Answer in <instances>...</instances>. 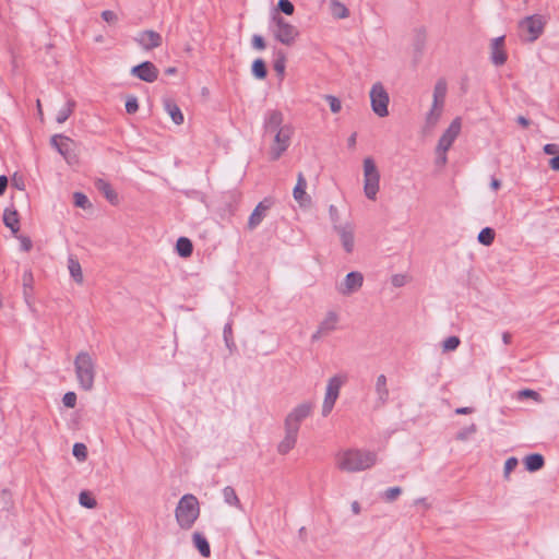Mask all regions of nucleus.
<instances>
[{"instance_id": "obj_1", "label": "nucleus", "mask_w": 559, "mask_h": 559, "mask_svg": "<svg viewBox=\"0 0 559 559\" xmlns=\"http://www.w3.org/2000/svg\"><path fill=\"white\" fill-rule=\"evenodd\" d=\"M376 462L377 454L371 451L350 449L336 455L337 467L348 473L365 471L373 466Z\"/></svg>"}, {"instance_id": "obj_2", "label": "nucleus", "mask_w": 559, "mask_h": 559, "mask_svg": "<svg viewBox=\"0 0 559 559\" xmlns=\"http://www.w3.org/2000/svg\"><path fill=\"white\" fill-rule=\"evenodd\" d=\"M200 512L198 498L192 493L183 495L175 509V518L178 526L185 531L192 528L200 516Z\"/></svg>"}, {"instance_id": "obj_3", "label": "nucleus", "mask_w": 559, "mask_h": 559, "mask_svg": "<svg viewBox=\"0 0 559 559\" xmlns=\"http://www.w3.org/2000/svg\"><path fill=\"white\" fill-rule=\"evenodd\" d=\"M96 364L87 352H80L74 359L75 376L79 385L84 391H90L94 386L96 374Z\"/></svg>"}, {"instance_id": "obj_4", "label": "nucleus", "mask_w": 559, "mask_h": 559, "mask_svg": "<svg viewBox=\"0 0 559 559\" xmlns=\"http://www.w3.org/2000/svg\"><path fill=\"white\" fill-rule=\"evenodd\" d=\"M270 31L274 38L283 45L292 46L299 37L298 28L287 22L277 12H273L271 16Z\"/></svg>"}, {"instance_id": "obj_5", "label": "nucleus", "mask_w": 559, "mask_h": 559, "mask_svg": "<svg viewBox=\"0 0 559 559\" xmlns=\"http://www.w3.org/2000/svg\"><path fill=\"white\" fill-rule=\"evenodd\" d=\"M271 134L273 135V143L270 146V159L277 160L289 147L294 128L290 124H285L284 129H280Z\"/></svg>"}, {"instance_id": "obj_6", "label": "nucleus", "mask_w": 559, "mask_h": 559, "mask_svg": "<svg viewBox=\"0 0 559 559\" xmlns=\"http://www.w3.org/2000/svg\"><path fill=\"white\" fill-rule=\"evenodd\" d=\"M364 192L369 200H376L379 191L380 174L377 169L374 160L371 157L364 159Z\"/></svg>"}, {"instance_id": "obj_7", "label": "nucleus", "mask_w": 559, "mask_h": 559, "mask_svg": "<svg viewBox=\"0 0 559 559\" xmlns=\"http://www.w3.org/2000/svg\"><path fill=\"white\" fill-rule=\"evenodd\" d=\"M347 377L344 374H336L329 379L325 390V396L322 404V416L326 417L333 409L336 400L340 395L342 385L346 382Z\"/></svg>"}, {"instance_id": "obj_8", "label": "nucleus", "mask_w": 559, "mask_h": 559, "mask_svg": "<svg viewBox=\"0 0 559 559\" xmlns=\"http://www.w3.org/2000/svg\"><path fill=\"white\" fill-rule=\"evenodd\" d=\"M545 22L540 15L526 16L519 23L521 36L525 41H535L544 32Z\"/></svg>"}, {"instance_id": "obj_9", "label": "nucleus", "mask_w": 559, "mask_h": 559, "mask_svg": "<svg viewBox=\"0 0 559 559\" xmlns=\"http://www.w3.org/2000/svg\"><path fill=\"white\" fill-rule=\"evenodd\" d=\"M370 100L371 108L376 115H378L381 118L386 117L389 115V94L380 82L374 83L372 85L370 91Z\"/></svg>"}, {"instance_id": "obj_10", "label": "nucleus", "mask_w": 559, "mask_h": 559, "mask_svg": "<svg viewBox=\"0 0 559 559\" xmlns=\"http://www.w3.org/2000/svg\"><path fill=\"white\" fill-rule=\"evenodd\" d=\"M313 404L311 402H304L294 407L284 420V428H289L299 431L300 424L311 415Z\"/></svg>"}, {"instance_id": "obj_11", "label": "nucleus", "mask_w": 559, "mask_h": 559, "mask_svg": "<svg viewBox=\"0 0 559 559\" xmlns=\"http://www.w3.org/2000/svg\"><path fill=\"white\" fill-rule=\"evenodd\" d=\"M461 132V119L455 118L452 120L447 130L442 133L438 141L437 151L438 152H448L452 146L453 142L456 140Z\"/></svg>"}, {"instance_id": "obj_12", "label": "nucleus", "mask_w": 559, "mask_h": 559, "mask_svg": "<svg viewBox=\"0 0 559 559\" xmlns=\"http://www.w3.org/2000/svg\"><path fill=\"white\" fill-rule=\"evenodd\" d=\"M364 283V276L358 271H352L346 276L342 284L337 286V292L343 296H349L357 292Z\"/></svg>"}, {"instance_id": "obj_13", "label": "nucleus", "mask_w": 559, "mask_h": 559, "mask_svg": "<svg viewBox=\"0 0 559 559\" xmlns=\"http://www.w3.org/2000/svg\"><path fill=\"white\" fill-rule=\"evenodd\" d=\"M131 74L141 81L153 83L158 78V69L151 61H143L132 67Z\"/></svg>"}, {"instance_id": "obj_14", "label": "nucleus", "mask_w": 559, "mask_h": 559, "mask_svg": "<svg viewBox=\"0 0 559 559\" xmlns=\"http://www.w3.org/2000/svg\"><path fill=\"white\" fill-rule=\"evenodd\" d=\"M284 116L278 109H270L264 114L263 131L264 135L284 129Z\"/></svg>"}, {"instance_id": "obj_15", "label": "nucleus", "mask_w": 559, "mask_h": 559, "mask_svg": "<svg viewBox=\"0 0 559 559\" xmlns=\"http://www.w3.org/2000/svg\"><path fill=\"white\" fill-rule=\"evenodd\" d=\"M272 204L273 201L270 198H265L264 200L258 203V205L249 216L248 229L253 230L263 222Z\"/></svg>"}, {"instance_id": "obj_16", "label": "nucleus", "mask_w": 559, "mask_h": 559, "mask_svg": "<svg viewBox=\"0 0 559 559\" xmlns=\"http://www.w3.org/2000/svg\"><path fill=\"white\" fill-rule=\"evenodd\" d=\"M374 393L377 395L373 408L380 409L382 408L390 399V391L388 388V379L384 374H379L376 379L374 383Z\"/></svg>"}, {"instance_id": "obj_17", "label": "nucleus", "mask_w": 559, "mask_h": 559, "mask_svg": "<svg viewBox=\"0 0 559 559\" xmlns=\"http://www.w3.org/2000/svg\"><path fill=\"white\" fill-rule=\"evenodd\" d=\"M134 40L145 50L157 48L163 41L160 34L152 29L139 32Z\"/></svg>"}, {"instance_id": "obj_18", "label": "nucleus", "mask_w": 559, "mask_h": 559, "mask_svg": "<svg viewBox=\"0 0 559 559\" xmlns=\"http://www.w3.org/2000/svg\"><path fill=\"white\" fill-rule=\"evenodd\" d=\"M334 230L337 231L344 250L347 253H352L355 246L353 225L346 223L345 225L335 226Z\"/></svg>"}, {"instance_id": "obj_19", "label": "nucleus", "mask_w": 559, "mask_h": 559, "mask_svg": "<svg viewBox=\"0 0 559 559\" xmlns=\"http://www.w3.org/2000/svg\"><path fill=\"white\" fill-rule=\"evenodd\" d=\"M504 36H499L491 41V61L499 67L506 63L508 56L503 50Z\"/></svg>"}, {"instance_id": "obj_20", "label": "nucleus", "mask_w": 559, "mask_h": 559, "mask_svg": "<svg viewBox=\"0 0 559 559\" xmlns=\"http://www.w3.org/2000/svg\"><path fill=\"white\" fill-rule=\"evenodd\" d=\"M285 437L277 444V452L282 455L287 454L290 450H293L297 443L298 432L296 430L284 428Z\"/></svg>"}, {"instance_id": "obj_21", "label": "nucleus", "mask_w": 559, "mask_h": 559, "mask_svg": "<svg viewBox=\"0 0 559 559\" xmlns=\"http://www.w3.org/2000/svg\"><path fill=\"white\" fill-rule=\"evenodd\" d=\"M23 282V298L26 305L32 308L33 306V286L34 275L31 269L24 271L22 276Z\"/></svg>"}, {"instance_id": "obj_22", "label": "nucleus", "mask_w": 559, "mask_h": 559, "mask_svg": "<svg viewBox=\"0 0 559 559\" xmlns=\"http://www.w3.org/2000/svg\"><path fill=\"white\" fill-rule=\"evenodd\" d=\"M3 224L10 228L13 235L20 230V216L14 207H5L3 212Z\"/></svg>"}, {"instance_id": "obj_23", "label": "nucleus", "mask_w": 559, "mask_h": 559, "mask_svg": "<svg viewBox=\"0 0 559 559\" xmlns=\"http://www.w3.org/2000/svg\"><path fill=\"white\" fill-rule=\"evenodd\" d=\"M448 85L444 79H439L433 88V107L442 108L447 96Z\"/></svg>"}, {"instance_id": "obj_24", "label": "nucleus", "mask_w": 559, "mask_h": 559, "mask_svg": "<svg viewBox=\"0 0 559 559\" xmlns=\"http://www.w3.org/2000/svg\"><path fill=\"white\" fill-rule=\"evenodd\" d=\"M95 187L96 189L102 192L104 194V197L111 203V204H116L118 202V194L116 193V191L112 189L111 185L104 180V179H100L98 178L96 181H95Z\"/></svg>"}, {"instance_id": "obj_25", "label": "nucleus", "mask_w": 559, "mask_h": 559, "mask_svg": "<svg viewBox=\"0 0 559 559\" xmlns=\"http://www.w3.org/2000/svg\"><path fill=\"white\" fill-rule=\"evenodd\" d=\"M526 471L533 473L542 469L545 465V459L539 453H531L523 460Z\"/></svg>"}, {"instance_id": "obj_26", "label": "nucleus", "mask_w": 559, "mask_h": 559, "mask_svg": "<svg viewBox=\"0 0 559 559\" xmlns=\"http://www.w3.org/2000/svg\"><path fill=\"white\" fill-rule=\"evenodd\" d=\"M194 547L199 550L200 555L204 558L211 556V547L205 536L199 532H194L192 535Z\"/></svg>"}, {"instance_id": "obj_27", "label": "nucleus", "mask_w": 559, "mask_h": 559, "mask_svg": "<svg viewBox=\"0 0 559 559\" xmlns=\"http://www.w3.org/2000/svg\"><path fill=\"white\" fill-rule=\"evenodd\" d=\"M164 107L175 124L179 126L183 123V115L178 105L174 100L166 99L164 102Z\"/></svg>"}, {"instance_id": "obj_28", "label": "nucleus", "mask_w": 559, "mask_h": 559, "mask_svg": "<svg viewBox=\"0 0 559 559\" xmlns=\"http://www.w3.org/2000/svg\"><path fill=\"white\" fill-rule=\"evenodd\" d=\"M76 106V103L74 99L69 98L66 104L58 110V114L56 116V121L58 123H64L69 117L72 115L74 108Z\"/></svg>"}, {"instance_id": "obj_29", "label": "nucleus", "mask_w": 559, "mask_h": 559, "mask_svg": "<svg viewBox=\"0 0 559 559\" xmlns=\"http://www.w3.org/2000/svg\"><path fill=\"white\" fill-rule=\"evenodd\" d=\"M306 188H307V180H306L304 174L299 173L298 177H297V183L293 190L294 199L297 202L302 203V201L305 200V198L307 195Z\"/></svg>"}, {"instance_id": "obj_30", "label": "nucleus", "mask_w": 559, "mask_h": 559, "mask_svg": "<svg viewBox=\"0 0 559 559\" xmlns=\"http://www.w3.org/2000/svg\"><path fill=\"white\" fill-rule=\"evenodd\" d=\"M70 138L62 134H55L51 138V145L63 156L69 152Z\"/></svg>"}, {"instance_id": "obj_31", "label": "nucleus", "mask_w": 559, "mask_h": 559, "mask_svg": "<svg viewBox=\"0 0 559 559\" xmlns=\"http://www.w3.org/2000/svg\"><path fill=\"white\" fill-rule=\"evenodd\" d=\"M176 251L181 258H188L193 252L192 241L187 237L178 238L176 242Z\"/></svg>"}, {"instance_id": "obj_32", "label": "nucleus", "mask_w": 559, "mask_h": 559, "mask_svg": "<svg viewBox=\"0 0 559 559\" xmlns=\"http://www.w3.org/2000/svg\"><path fill=\"white\" fill-rule=\"evenodd\" d=\"M337 321H338L337 313L334 311H329L326 313L325 318L319 324V328L321 329V331H323L325 334H328L336 329Z\"/></svg>"}, {"instance_id": "obj_33", "label": "nucleus", "mask_w": 559, "mask_h": 559, "mask_svg": "<svg viewBox=\"0 0 559 559\" xmlns=\"http://www.w3.org/2000/svg\"><path fill=\"white\" fill-rule=\"evenodd\" d=\"M68 269L70 275L76 283L83 282V273L80 262L74 258H69L68 260Z\"/></svg>"}, {"instance_id": "obj_34", "label": "nucleus", "mask_w": 559, "mask_h": 559, "mask_svg": "<svg viewBox=\"0 0 559 559\" xmlns=\"http://www.w3.org/2000/svg\"><path fill=\"white\" fill-rule=\"evenodd\" d=\"M251 71L258 80H264L267 75L266 64L263 59L258 58L252 62Z\"/></svg>"}, {"instance_id": "obj_35", "label": "nucleus", "mask_w": 559, "mask_h": 559, "mask_svg": "<svg viewBox=\"0 0 559 559\" xmlns=\"http://www.w3.org/2000/svg\"><path fill=\"white\" fill-rule=\"evenodd\" d=\"M223 498L227 504L241 509L240 500L233 487L226 486L223 489Z\"/></svg>"}, {"instance_id": "obj_36", "label": "nucleus", "mask_w": 559, "mask_h": 559, "mask_svg": "<svg viewBox=\"0 0 559 559\" xmlns=\"http://www.w3.org/2000/svg\"><path fill=\"white\" fill-rule=\"evenodd\" d=\"M495 236L496 234L492 228L485 227L479 231L477 240L484 246H490L495 240Z\"/></svg>"}, {"instance_id": "obj_37", "label": "nucleus", "mask_w": 559, "mask_h": 559, "mask_svg": "<svg viewBox=\"0 0 559 559\" xmlns=\"http://www.w3.org/2000/svg\"><path fill=\"white\" fill-rule=\"evenodd\" d=\"M79 502L82 507L87 509H94L97 506L96 499L90 491H81L79 495Z\"/></svg>"}, {"instance_id": "obj_38", "label": "nucleus", "mask_w": 559, "mask_h": 559, "mask_svg": "<svg viewBox=\"0 0 559 559\" xmlns=\"http://www.w3.org/2000/svg\"><path fill=\"white\" fill-rule=\"evenodd\" d=\"M223 336L226 344V347L229 349L230 353H233L236 349V344L234 342L233 337V329L231 323H226L223 330Z\"/></svg>"}, {"instance_id": "obj_39", "label": "nucleus", "mask_w": 559, "mask_h": 559, "mask_svg": "<svg viewBox=\"0 0 559 559\" xmlns=\"http://www.w3.org/2000/svg\"><path fill=\"white\" fill-rule=\"evenodd\" d=\"M332 13L337 19H345L349 14L348 9L336 0L332 1Z\"/></svg>"}, {"instance_id": "obj_40", "label": "nucleus", "mask_w": 559, "mask_h": 559, "mask_svg": "<svg viewBox=\"0 0 559 559\" xmlns=\"http://www.w3.org/2000/svg\"><path fill=\"white\" fill-rule=\"evenodd\" d=\"M274 12H281L286 15H292L295 12V5L289 0H278L277 8Z\"/></svg>"}, {"instance_id": "obj_41", "label": "nucleus", "mask_w": 559, "mask_h": 559, "mask_svg": "<svg viewBox=\"0 0 559 559\" xmlns=\"http://www.w3.org/2000/svg\"><path fill=\"white\" fill-rule=\"evenodd\" d=\"M73 203L75 206L81 209H87L91 206L88 198L82 192L73 193Z\"/></svg>"}, {"instance_id": "obj_42", "label": "nucleus", "mask_w": 559, "mask_h": 559, "mask_svg": "<svg viewBox=\"0 0 559 559\" xmlns=\"http://www.w3.org/2000/svg\"><path fill=\"white\" fill-rule=\"evenodd\" d=\"M72 453L79 461H85L87 457L86 445L80 442L74 443Z\"/></svg>"}, {"instance_id": "obj_43", "label": "nucleus", "mask_w": 559, "mask_h": 559, "mask_svg": "<svg viewBox=\"0 0 559 559\" xmlns=\"http://www.w3.org/2000/svg\"><path fill=\"white\" fill-rule=\"evenodd\" d=\"M460 343L461 341L457 336H449L443 341L442 348L444 352L455 350L459 347Z\"/></svg>"}, {"instance_id": "obj_44", "label": "nucleus", "mask_w": 559, "mask_h": 559, "mask_svg": "<svg viewBox=\"0 0 559 559\" xmlns=\"http://www.w3.org/2000/svg\"><path fill=\"white\" fill-rule=\"evenodd\" d=\"M402 493L401 487H390L383 492V499L386 502H393Z\"/></svg>"}, {"instance_id": "obj_45", "label": "nucleus", "mask_w": 559, "mask_h": 559, "mask_svg": "<svg viewBox=\"0 0 559 559\" xmlns=\"http://www.w3.org/2000/svg\"><path fill=\"white\" fill-rule=\"evenodd\" d=\"M441 110L442 108L432 106L426 117L427 123L431 126L436 124L441 116Z\"/></svg>"}, {"instance_id": "obj_46", "label": "nucleus", "mask_w": 559, "mask_h": 559, "mask_svg": "<svg viewBox=\"0 0 559 559\" xmlns=\"http://www.w3.org/2000/svg\"><path fill=\"white\" fill-rule=\"evenodd\" d=\"M285 55L280 52L277 59L274 61V70L281 78H283L285 73Z\"/></svg>"}, {"instance_id": "obj_47", "label": "nucleus", "mask_w": 559, "mask_h": 559, "mask_svg": "<svg viewBox=\"0 0 559 559\" xmlns=\"http://www.w3.org/2000/svg\"><path fill=\"white\" fill-rule=\"evenodd\" d=\"M324 98L329 103L330 109H331L332 112L337 114V112L341 111L342 104H341V100L337 97H335L333 95H325Z\"/></svg>"}, {"instance_id": "obj_48", "label": "nucleus", "mask_w": 559, "mask_h": 559, "mask_svg": "<svg viewBox=\"0 0 559 559\" xmlns=\"http://www.w3.org/2000/svg\"><path fill=\"white\" fill-rule=\"evenodd\" d=\"M519 399H533L536 402H540L542 397L538 392L531 390V389H524L518 392Z\"/></svg>"}, {"instance_id": "obj_49", "label": "nucleus", "mask_w": 559, "mask_h": 559, "mask_svg": "<svg viewBox=\"0 0 559 559\" xmlns=\"http://www.w3.org/2000/svg\"><path fill=\"white\" fill-rule=\"evenodd\" d=\"M139 109L138 98L135 96H129L126 102V111L130 115L135 114Z\"/></svg>"}, {"instance_id": "obj_50", "label": "nucleus", "mask_w": 559, "mask_h": 559, "mask_svg": "<svg viewBox=\"0 0 559 559\" xmlns=\"http://www.w3.org/2000/svg\"><path fill=\"white\" fill-rule=\"evenodd\" d=\"M62 403L68 408H73L76 405V394L72 391L67 392L62 397Z\"/></svg>"}, {"instance_id": "obj_51", "label": "nucleus", "mask_w": 559, "mask_h": 559, "mask_svg": "<svg viewBox=\"0 0 559 559\" xmlns=\"http://www.w3.org/2000/svg\"><path fill=\"white\" fill-rule=\"evenodd\" d=\"M519 461L516 457L511 456L504 463V477L508 478L509 474L518 466Z\"/></svg>"}, {"instance_id": "obj_52", "label": "nucleus", "mask_w": 559, "mask_h": 559, "mask_svg": "<svg viewBox=\"0 0 559 559\" xmlns=\"http://www.w3.org/2000/svg\"><path fill=\"white\" fill-rule=\"evenodd\" d=\"M329 215H330V219L331 222L333 223V228L335 229V226H341L340 225V213H338V210L335 205H330L329 207Z\"/></svg>"}, {"instance_id": "obj_53", "label": "nucleus", "mask_w": 559, "mask_h": 559, "mask_svg": "<svg viewBox=\"0 0 559 559\" xmlns=\"http://www.w3.org/2000/svg\"><path fill=\"white\" fill-rule=\"evenodd\" d=\"M11 186L20 191L25 190V181L22 176L14 174L11 179Z\"/></svg>"}, {"instance_id": "obj_54", "label": "nucleus", "mask_w": 559, "mask_h": 559, "mask_svg": "<svg viewBox=\"0 0 559 559\" xmlns=\"http://www.w3.org/2000/svg\"><path fill=\"white\" fill-rule=\"evenodd\" d=\"M476 432V425L472 424L471 426L464 428L462 431H460L456 436V439L459 440H465L468 438V436Z\"/></svg>"}, {"instance_id": "obj_55", "label": "nucleus", "mask_w": 559, "mask_h": 559, "mask_svg": "<svg viewBox=\"0 0 559 559\" xmlns=\"http://www.w3.org/2000/svg\"><path fill=\"white\" fill-rule=\"evenodd\" d=\"M15 237L20 240V242H21V249H22L23 251L28 252V251L32 249V247H33V242H32V240H31V238H29V237H27V236H22V235H20V236H15Z\"/></svg>"}, {"instance_id": "obj_56", "label": "nucleus", "mask_w": 559, "mask_h": 559, "mask_svg": "<svg viewBox=\"0 0 559 559\" xmlns=\"http://www.w3.org/2000/svg\"><path fill=\"white\" fill-rule=\"evenodd\" d=\"M265 40L261 35L254 34L252 36V47L258 50H263L265 48Z\"/></svg>"}, {"instance_id": "obj_57", "label": "nucleus", "mask_w": 559, "mask_h": 559, "mask_svg": "<svg viewBox=\"0 0 559 559\" xmlns=\"http://www.w3.org/2000/svg\"><path fill=\"white\" fill-rule=\"evenodd\" d=\"M543 151L547 155H558L559 154V145L556 143L545 144Z\"/></svg>"}, {"instance_id": "obj_58", "label": "nucleus", "mask_w": 559, "mask_h": 559, "mask_svg": "<svg viewBox=\"0 0 559 559\" xmlns=\"http://www.w3.org/2000/svg\"><path fill=\"white\" fill-rule=\"evenodd\" d=\"M102 17L107 23H114L117 21V14L114 11L105 10L102 12Z\"/></svg>"}, {"instance_id": "obj_59", "label": "nucleus", "mask_w": 559, "mask_h": 559, "mask_svg": "<svg viewBox=\"0 0 559 559\" xmlns=\"http://www.w3.org/2000/svg\"><path fill=\"white\" fill-rule=\"evenodd\" d=\"M426 39V32L424 28H419L417 31V47L420 48Z\"/></svg>"}, {"instance_id": "obj_60", "label": "nucleus", "mask_w": 559, "mask_h": 559, "mask_svg": "<svg viewBox=\"0 0 559 559\" xmlns=\"http://www.w3.org/2000/svg\"><path fill=\"white\" fill-rule=\"evenodd\" d=\"M8 177L4 175L0 176V197L4 194L7 187H8Z\"/></svg>"}, {"instance_id": "obj_61", "label": "nucleus", "mask_w": 559, "mask_h": 559, "mask_svg": "<svg viewBox=\"0 0 559 559\" xmlns=\"http://www.w3.org/2000/svg\"><path fill=\"white\" fill-rule=\"evenodd\" d=\"M549 167L555 171H559V154L549 159Z\"/></svg>"}, {"instance_id": "obj_62", "label": "nucleus", "mask_w": 559, "mask_h": 559, "mask_svg": "<svg viewBox=\"0 0 559 559\" xmlns=\"http://www.w3.org/2000/svg\"><path fill=\"white\" fill-rule=\"evenodd\" d=\"M473 412H474V408L473 407H467V406L457 407L455 409V414H457V415H468V414H472Z\"/></svg>"}, {"instance_id": "obj_63", "label": "nucleus", "mask_w": 559, "mask_h": 559, "mask_svg": "<svg viewBox=\"0 0 559 559\" xmlns=\"http://www.w3.org/2000/svg\"><path fill=\"white\" fill-rule=\"evenodd\" d=\"M437 155H438V157H437V163H438L439 165H442V166H443V165H445V164H447V160H448V158H447V152H438V151H437Z\"/></svg>"}, {"instance_id": "obj_64", "label": "nucleus", "mask_w": 559, "mask_h": 559, "mask_svg": "<svg viewBox=\"0 0 559 559\" xmlns=\"http://www.w3.org/2000/svg\"><path fill=\"white\" fill-rule=\"evenodd\" d=\"M516 122L522 126L523 128H526L530 126L531 121L525 118L524 116H518Z\"/></svg>"}]
</instances>
